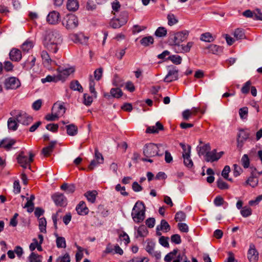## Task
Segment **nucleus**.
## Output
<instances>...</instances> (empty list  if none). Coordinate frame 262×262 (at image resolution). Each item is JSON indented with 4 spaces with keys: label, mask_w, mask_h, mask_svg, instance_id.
Segmentation results:
<instances>
[{
    "label": "nucleus",
    "mask_w": 262,
    "mask_h": 262,
    "mask_svg": "<svg viewBox=\"0 0 262 262\" xmlns=\"http://www.w3.org/2000/svg\"><path fill=\"white\" fill-rule=\"evenodd\" d=\"M61 42L62 38L59 32L52 31L46 35L43 41V46L50 52L56 53Z\"/></svg>",
    "instance_id": "f257e3e1"
},
{
    "label": "nucleus",
    "mask_w": 262,
    "mask_h": 262,
    "mask_svg": "<svg viewBox=\"0 0 262 262\" xmlns=\"http://www.w3.org/2000/svg\"><path fill=\"white\" fill-rule=\"evenodd\" d=\"M160 147H161V145H157L152 143L146 144L143 148V154L145 158H143L142 161L152 163V158L156 156H162L163 152H161Z\"/></svg>",
    "instance_id": "f03ea898"
},
{
    "label": "nucleus",
    "mask_w": 262,
    "mask_h": 262,
    "mask_svg": "<svg viewBox=\"0 0 262 262\" xmlns=\"http://www.w3.org/2000/svg\"><path fill=\"white\" fill-rule=\"evenodd\" d=\"M145 207L142 202H137L133 209L132 216L136 223H141L145 219Z\"/></svg>",
    "instance_id": "7ed1b4c3"
},
{
    "label": "nucleus",
    "mask_w": 262,
    "mask_h": 262,
    "mask_svg": "<svg viewBox=\"0 0 262 262\" xmlns=\"http://www.w3.org/2000/svg\"><path fill=\"white\" fill-rule=\"evenodd\" d=\"M34 154L32 151L27 154L24 151H20L18 152L16 159L18 163L21 167L24 168L29 167L30 168V165L34 160Z\"/></svg>",
    "instance_id": "20e7f679"
},
{
    "label": "nucleus",
    "mask_w": 262,
    "mask_h": 262,
    "mask_svg": "<svg viewBox=\"0 0 262 262\" xmlns=\"http://www.w3.org/2000/svg\"><path fill=\"white\" fill-rule=\"evenodd\" d=\"M10 115H15L16 117L17 121L25 125H28L33 120L32 117L21 111L13 110L10 112Z\"/></svg>",
    "instance_id": "39448f33"
},
{
    "label": "nucleus",
    "mask_w": 262,
    "mask_h": 262,
    "mask_svg": "<svg viewBox=\"0 0 262 262\" xmlns=\"http://www.w3.org/2000/svg\"><path fill=\"white\" fill-rule=\"evenodd\" d=\"M78 18L73 14H68L63 18L62 25L68 29L72 30L78 26Z\"/></svg>",
    "instance_id": "423d86ee"
},
{
    "label": "nucleus",
    "mask_w": 262,
    "mask_h": 262,
    "mask_svg": "<svg viewBox=\"0 0 262 262\" xmlns=\"http://www.w3.org/2000/svg\"><path fill=\"white\" fill-rule=\"evenodd\" d=\"M4 86L6 90H15L20 86V82L16 77H10L5 80Z\"/></svg>",
    "instance_id": "0eeeda50"
},
{
    "label": "nucleus",
    "mask_w": 262,
    "mask_h": 262,
    "mask_svg": "<svg viewBox=\"0 0 262 262\" xmlns=\"http://www.w3.org/2000/svg\"><path fill=\"white\" fill-rule=\"evenodd\" d=\"M57 77L59 81H64L71 74L75 72V68L71 67L68 68L62 69L61 67L57 68Z\"/></svg>",
    "instance_id": "6e6552de"
},
{
    "label": "nucleus",
    "mask_w": 262,
    "mask_h": 262,
    "mask_svg": "<svg viewBox=\"0 0 262 262\" xmlns=\"http://www.w3.org/2000/svg\"><path fill=\"white\" fill-rule=\"evenodd\" d=\"M189 35V31L187 30H183L174 33L173 42L174 45L181 43L186 40Z\"/></svg>",
    "instance_id": "1a4fd4ad"
},
{
    "label": "nucleus",
    "mask_w": 262,
    "mask_h": 262,
    "mask_svg": "<svg viewBox=\"0 0 262 262\" xmlns=\"http://www.w3.org/2000/svg\"><path fill=\"white\" fill-rule=\"evenodd\" d=\"M224 155L223 151L217 152L216 149L210 151L205 156V160L207 162H213L219 160Z\"/></svg>",
    "instance_id": "9d476101"
},
{
    "label": "nucleus",
    "mask_w": 262,
    "mask_h": 262,
    "mask_svg": "<svg viewBox=\"0 0 262 262\" xmlns=\"http://www.w3.org/2000/svg\"><path fill=\"white\" fill-rule=\"evenodd\" d=\"M53 113L58 117L62 116L66 112V108L64 106V103L60 101L55 102L52 108Z\"/></svg>",
    "instance_id": "9b49d317"
},
{
    "label": "nucleus",
    "mask_w": 262,
    "mask_h": 262,
    "mask_svg": "<svg viewBox=\"0 0 262 262\" xmlns=\"http://www.w3.org/2000/svg\"><path fill=\"white\" fill-rule=\"evenodd\" d=\"M127 21V17L126 14L123 13L120 18H112L110 23V26L114 28H119Z\"/></svg>",
    "instance_id": "f8f14e48"
},
{
    "label": "nucleus",
    "mask_w": 262,
    "mask_h": 262,
    "mask_svg": "<svg viewBox=\"0 0 262 262\" xmlns=\"http://www.w3.org/2000/svg\"><path fill=\"white\" fill-rule=\"evenodd\" d=\"M249 133L247 130L240 129L237 135V146L242 148L244 142L249 138Z\"/></svg>",
    "instance_id": "ddd939ff"
},
{
    "label": "nucleus",
    "mask_w": 262,
    "mask_h": 262,
    "mask_svg": "<svg viewBox=\"0 0 262 262\" xmlns=\"http://www.w3.org/2000/svg\"><path fill=\"white\" fill-rule=\"evenodd\" d=\"M259 253L254 244H251L247 253V257L250 262H257Z\"/></svg>",
    "instance_id": "4468645a"
},
{
    "label": "nucleus",
    "mask_w": 262,
    "mask_h": 262,
    "mask_svg": "<svg viewBox=\"0 0 262 262\" xmlns=\"http://www.w3.org/2000/svg\"><path fill=\"white\" fill-rule=\"evenodd\" d=\"M193 45V42L189 41L186 45L181 43L174 45V49L177 53H188L190 51Z\"/></svg>",
    "instance_id": "2eb2a0df"
},
{
    "label": "nucleus",
    "mask_w": 262,
    "mask_h": 262,
    "mask_svg": "<svg viewBox=\"0 0 262 262\" xmlns=\"http://www.w3.org/2000/svg\"><path fill=\"white\" fill-rule=\"evenodd\" d=\"M60 15L59 13L54 10L48 14L47 17V21L51 25H56L60 21Z\"/></svg>",
    "instance_id": "dca6fc26"
},
{
    "label": "nucleus",
    "mask_w": 262,
    "mask_h": 262,
    "mask_svg": "<svg viewBox=\"0 0 262 262\" xmlns=\"http://www.w3.org/2000/svg\"><path fill=\"white\" fill-rule=\"evenodd\" d=\"M52 197L56 205L65 206L67 205V199L63 194L57 192L54 194Z\"/></svg>",
    "instance_id": "f3484780"
},
{
    "label": "nucleus",
    "mask_w": 262,
    "mask_h": 262,
    "mask_svg": "<svg viewBox=\"0 0 262 262\" xmlns=\"http://www.w3.org/2000/svg\"><path fill=\"white\" fill-rule=\"evenodd\" d=\"M41 57L43 64L46 67H49L55 64V61L52 60L49 54L46 50H43L41 52Z\"/></svg>",
    "instance_id": "a211bd4d"
},
{
    "label": "nucleus",
    "mask_w": 262,
    "mask_h": 262,
    "mask_svg": "<svg viewBox=\"0 0 262 262\" xmlns=\"http://www.w3.org/2000/svg\"><path fill=\"white\" fill-rule=\"evenodd\" d=\"M200 107H192L190 110H186L182 113V117L184 120L187 121L191 116H195L199 112Z\"/></svg>",
    "instance_id": "6ab92c4d"
},
{
    "label": "nucleus",
    "mask_w": 262,
    "mask_h": 262,
    "mask_svg": "<svg viewBox=\"0 0 262 262\" xmlns=\"http://www.w3.org/2000/svg\"><path fill=\"white\" fill-rule=\"evenodd\" d=\"M77 213L80 215H85L89 213V209L84 201H80L76 207Z\"/></svg>",
    "instance_id": "aec40b11"
},
{
    "label": "nucleus",
    "mask_w": 262,
    "mask_h": 262,
    "mask_svg": "<svg viewBox=\"0 0 262 262\" xmlns=\"http://www.w3.org/2000/svg\"><path fill=\"white\" fill-rule=\"evenodd\" d=\"M71 38L74 42L80 43H85L88 39L82 33L71 34Z\"/></svg>",
    "instance_id": "412c9836"
},
{
    "label": "nucleus",
    "mask_w": 262,
    "mask_h": 262,
    "mask_svg": "<svg viewBox=\"0 0 262 262\" xmlns=\"http://www.w3.org/2000/svg\"><path fill=\"white\" fill-rule=\"evenodd\" d=\"M10 58L13 61H19L22 58L21 51L16 48L12 49L9 53Z\"/></svg>",
    "instance_id": "4be33fe9"
},
{
    "label": "nucleus",
    "mask_w": 262,
    "mask_h": 262,
    "mask_svg": "<svg viewBox=\"0 0 262 262\" xmlns=\"http://www.w3.org/2000/svg\"><path fill=\"white\" fill-rule=\"evenodd\" d=\"M12 117L8 120L7 124L9 129L15 131L18 127V122L17 121L16 117L15 115H11Z\"/></svg>",
    "instance_id": "5701e85b"
},
{
    "label": "nucleus",
    "mask_w": 262,
    "mask_h": 262,
    "mask_svg": "<svg viewBox=\"0 0 262 262\" xmlns=\"http://www.w3.org/2000/svg\"><path fill=\"white\" fill-rule=\"evenodd\" d=\"M15 143V140L6 138L1 141L0 147H3L6 150H9Z\"/></svg>",
    "instance_id": "b1692460"
},
{
    "label": "nucleus",
    "mask_w": 262,
    "mask_h": 262,
    "mask_svg": "<svg viewBox=\"0 0 262 262\" xmlns=\"http://www.w3.org/2000/svg\"><path fill=\"white\" fill-rule=\"evenodd\" d=\"M163 130V125L160 122H157L155 126L148 127L146 130V133L149 134H156L158 133L159 131Z\"/></svg>",
    "instance_id": "393cba45"
},
{
    "label": "nucleus",
    "mask_w": 262,
    "mask_h": 262,
    "mask_svg": "<svg viewBox=\"0 0 262 262\" xmlns=\"http://www.w3.org/2000/svg\"><path fill=\"white\" fill-rule=\"evenodd\" d=\"M56 143V141H52L49 143L47 146L43 148L42 153L45 157H48L51 155Z\"/></svg>",
    "instance_id": "a878e982"
},
{
    "label": "nucleus",
    "mask_w": 262,
    "mask_h": 262,
    "mask_svg": "<svg viewBox=\"0 0 262 262\" xmlns=\"http://www.w3.org/2000/svg\"><path fill=\"white\" fill-rule=\"evenodd\" d=\"M178 71L176 70H169L167 75L164 78V81L166 82H170L178 79Z\"/></svg>",
    "instance_id": "bb28decb"
},
{
    "label": "nucleus",
    "mask_w": 262,
    "mask_h": 262,
    "mask_svg": "<svg viewBox=\"0 0 262 262\" xmlns=\"http://www.w3.org/2000/svg\"><path fill=\"white\" fill-rule=\"evenodd\" d=\"M35 61L36 58L34 56H29L28 59L24 62L23 68L26 70H31L34 66Z\"/></svg>",
    "instance_id": "cd10ccee"
},
{
    "label": "nucleus",
    "mask_w": 262,
    "mask_h": 262,
    "mask_svg": "<svg viewBox=\"0 0 262 262\" xmlns=\"http://www.w3.org/2000/svg\"><path fill=\"white\" fill-rule=\"evenodd\" d=\"M98 192L96 190L88 191L84 193V196L86 198L88 201L92 203H94L96 201V198Z\"/></svg>",
    "instance_id": "c85d7f7f"
},
{
    "label": "nucleus",
    "mask_w": 262,
    "mask_h": 262,
    "mask_svg": "<svg viewBox=\"0 0 262 262\" xmlns=\"http://www.w3.org/2000/svg\"><path fill=\"white\" fill-rule=\"evenodd\" d=\"M67 7L69 11H75L79 8L78 2L77 0H68Z\"/></svg>",
    "instance_id": "c756f323"
},
{
    "label": "nucleus",
    "mask_w": 262,
    "mask_h": 262,
    "mask_svg": "<svg viewBox=\"0 0 262 262\" xmlns=\"http://www.w3.org/2000/svg\"><path fill=\"white\" fill-rule=\"evenodd\" d=\"M67 133L68 135L74 136L78 133V127L74 124H71L66 126Z\"/></svg>",
    "instance_id": "7c9ffc66"
},
{
    "label": "nucleus",
    "mask_w": 262,
    "mask_h": 262,
    "mask_svg": "<svg viewBox=\"0 0 262 262\" xmlns=\"http://www.w3.org/2000/svg\"><path fill=\"white\" fill-rule=\"evenodd\" d=\"M154 39L152 36H148L142 38L140 42L144 47H148L154 43Z\"/></svg>",
    "instance_id": "2f4dec72"
},
{
    "label": "nucleus",
    "mask_w": 262,
    "mask_h": 262,
    "mask_svg": "<svg viewBox=\"0 0 262 262\" xmlns=\"http://www.w3.org/2000/svg\"><path fill=\"white\" fill-rule=\"evenodd\" d=\"M178 252V249H173L172 251L166 255L164 259V261L165 262H171L174 258H177Z\"/></svg>",
    "instance_id": "473e14b6"
},
{
    "label": "nucleus",
    "mask_w": 262,
    "mask_h": 262,
    "mask_svg": "<svg viewBox=\"0 0 262 262\" xmlns=\"http://www.w3.org/2000/svg\"><path fill=\"white\" fill-rule=\"evenodd\" d=\"M61 190L65 191L67 193H72L75 190V187L73 184H68L67 183H63L61 186Z\"/></svg>",
    "instance_id": "72a5a7b5"
},
{
    "label": "nucleus",
    "mask_w": 262,
    "mask_h": 262,
    "mask_svg": "<svg viewBox=\"0 0 262 262\" xmlns=\"http://www.w3.org/2000/svg\"><path fill=\"white\" fill-rule=\"evenodd\" d=\"M199 148V155L206 156V154L209 152L211 149L210 145L209 143L205 144L202 146L198 147Z\"/></svg>",
    "instance_id": "f704fd0d"
},
{
    "label": "nucleus",
    "mask_w": 262,
    "mask_h": 262,
    "mask_svg": "<svg viewBox=\"0 0 262 262\" xmlns=\"http://www.w3.org/2000/svg\"><path fill=\"white\" fill-rule=\"evenodd\" d=\"M33 47V42L31 40H27L21 45V49L23 52H28L32 49Z\"/></svg>",
    "instance_id": "c9c22d12"
},
{
    "label": "nucleus",
    "mask_w": 262,
    "mask_h": 262,
    "mask_svg": "<svg viewBox=\"0 0 262 262\" xmlns=\"http://www.w3.org/2000/svg\"><path fill=\"white\" fill-rule=\"evenodd\" d=\"M168 25L170 26H173L178 23V19L172 13H169L167 16Z\"/></svg>",
    "instance_id": "e433bc0d"
},
{
    "label": "nucleus",
    "mask_w": 262,
    "mask_h": 262,
    "mask_svg": "<svg viewBox=\"0 0 262 262\" xmlns=\"http://www.w3.org/2000/svg\"><path fill=\"white\" fill-rule=\"evenodd\" d=\"M110 94L113 97L116 98H119L123 95V92L119 88H112Z\"/></svg>",
    "instance_id": "4c0bfd02"
},
{
    "label": "nucleus",
    "mask_w": 262,
    "mask_h": 262,
    "mask_svg": "<svg viewBox=\"0 0 262 262\" xmlns=\"http://www.w3.org/2000/svg\"><path fill=\"white\" fill-rule=\"evenodd\" d=\"M42 83H45L47 82H57L59 81L57 75H48L46 78L41 79Z\"/></svg>",
    "instance_id": "58836bf2"
},
{
    "label": "nucleus",
    "mask_w": 262,
    "mask_h": 262,
    "mask_svg": "<svg viewBox=\"0 0 262 262\" xmlns=\"http://www.w3.org/2000/svg\"><path fill=\"white\" fill-rule=\"evenodd\" d=\"M201 40L206 42H212L214 40V37L209 32H206L201 35Z\"/></svg>",
    "instance_id": "ea45409f"
},
{
    "label": "nucleus",
    "mask_w": 262,
    "mask_h": 262,
    "mask_svg": "<svg viewBox=\"0 0 262 262\" xmlns=\"http://www.w3.org/2000/svg\"><path fill=\"white\" fill-rule=\"evenodd\" d=\"M70 88L74 91H78L80 92H82L83 88L79 82L77 81H73L70 83Z\"/></svg>",
    "instance_id": "a19ab883"
},
{
    "label": "nucleus",
    "mask_w": 262,
    "mask_h": 262,
    "mask_svg": "<svg viewBox=\"0 0 262 262\" xmlns=\"http://www.w3.org/2000/svg\"><path fill=\"white\" fill-rule=\"evenodd\" d=\"M155 34L159 37H164L167 34V30L165 27H160L156 30Z\"/></svg>",
    "instance_id": "79ce46f5"
},
{
    "label": "nucleus",
    "mask_w": 262,
    "mask_h": 262,
    "mask_svg": "<svg viewBox=\"0 0 262 262\" xmlns=\"http://www.w3.org/2000/svg\"><path fill=\"white\" fill-rule=\"evenodd\" d=\"M234 36L237 40L245 38V34L244 30L239 28L236 29L234 32Z\"/></svg>",
    "instance_id": "37998d69"
},
{
    "label": "nucleus",
    "mask_w": 262,
    "mask_h": 262,
    "mask_svg": "<svg viewBox=\"0 0 262 262\" xmlns=\"http://www.w3.org/2000/svg\"><path fill=\"white\" fill-rule=\"evenodd\" d=\"M247 183L252 187H256L258 183L257 177L250 176L246 181Z\"/></svg>",
    "instance_id": "c03bdc74"
},
{
    "label": "nucleus",
    "mask_w": 262,
    "mask_h": 262,
    "mask_svg": "<svg viewBox=\"0 0 262 262\" xmlns=\"http://www.w3.org/2000/svg\"><path fill=\"white\" fill-rule=\"evenodd\" d=\"M56 243L57 247L59 248H65L66 247V239L63 237L57 236Z\"/></svg>",
    "instance_id": "a18cd8bd"
},
{
    "label": "nucleus",
    "mask_w": 262,
    "mask_h": 262,
    "mask_svg": "<svg viewBox=\"0 0 262 262\" xmlns=\"http://www.w3.org/2000/svg\"><path fill=\"white\" fill-rule=\"evenodd\" d=\"M47 221L45 217L39 219V228L40 232H46Z\"/></svg>",
    "instance_id": "49530a36"
},
{
    "label": "nucleus",
    "mask_w": 262,
    "mask_h": 262,
    "mask_svg": "<svg viewBox=\"0 0 262 262\" xmlns=\"http://www.w3.org/2000/svg\"><path fill=\"white\" fill-rule=\"evenodd\" d=\"M180 145L183 149V157L190 155L191 146L190 145H185L183 143H180Z\"/></svg>",
    "instance_id": "de8ad7c7"
},
{
    "label": "nucleus",
    "mask_w": 262,
    "mask_h": 262,
    "mask_svg": "<svg viewBox=\"0 0 262 262\" xmlns=\"http://www.w3.org/2000/svg\"><path fill=\"white\" fill-rule=\"evenodd\" d=\"M30 262H41V256L38 254L32 252L29 257Z\"/></svg>",
    "instance_id": "09e8293b"
},
{
    "label": "nucleus",
    "mask_w": 262,
    "mask_h": 262,
    "mask_svg": "<svg viewBox=\"0 0 262 262\" xmlns=\"http://www.w3.org/2000/svg\"><path fill=\"white\" fill-rule=\"evenodd\" d=\"M241 213L243 217H248L252 214V209L248 206H244L242 208Z\"/></svg>",
    "instance_id": "8fccbe9b"
},
{
    "label": "nucleus",
    "mask_w": 262,
    "mask_h": 262,
    "mask_svg": "<svg viewBox=\"0 0 262 262\" xmlns=\"http://www.w3.org/2000/svg\"><path fill=\"white\" fill-rule=\"evenodd\" d=\"M216 183L217 187L221 190L228 189L229 188V185L221 179H218Z\"/></svg>",
    "instance_id": "3c124183"
},
{
    "label": "nucleus",
    "mask_w": 262,
    "mask_h": 262,
    "mask_svg": "<svg viewBox=\"0 0 262 262\" xmlns=\"http://www.w3.org/2000/svg\"><path fill=\"white\" fill-rule=\"evenodd\" d=\"M230 166L226 165L224 167V168L222 171V176L225 179L228 180L229 181L232 182L233 181L232 179L228 178V174H229V173L230 172Z\"/></svg>",
    "instance_id": "603ef678"
},
{
    "label": "nucleus",
    "mask_w": 262,
    "mask_h": 262,
    "mask_svg": "<svg viewBox=\"0 0 262 262\" xmlns=\"http://www.w3.org/2000/svg\"><path fill=\"white\" fill-rule=\"evenodd\" d=\"M241 163L244 168H248L250 166V159L247 155L245 154L241 159Z\"/></svg>",
    "instance_id": "864d4df0"
},
{
    "label": "nucleus",
    "mask_w": 262,
    "mask_h": 262,
    "mask_svg": "<svg viewBox=\"0 0 262 262\" xmlns=\"http://www.w3.org/2000/svg\"><path fill=\"white\" fill-rule=\"evenodd\" d=\"M168 59L176 64H180L182 60L181 57L178 55H173L169 56Z\"/></svg>",
    "instance_id": "5fc2aeb1"
},
{
    "label": "nucleus",
    "mask_w": 262,
    "mask_h": 262,
    "mask_svg": "<svg viewBox=\"0 0 262 262\" xmlns=\"http://www.w3.org/2000/svg\"><path fill=\"white\" fill-rule=\"evenodd\" d=\"M160 230L165 232H168L170 229V227L167 221L162 220L161 222L160 225L159 226Z\"/></svg>",
    "instance_id": "6e6d98bb"
},
{
    "label": "nucleus",
    "mask_w": 262,
    "mask_h": 262,
    "mask_svg": "<svg viewBox=\"0 0 262 262\" xmlns=\"http://www.w3.org/2000/svg\"><path fill=\"white\" fill-rule=\"evenodd\" d=\"M183 158L184 165L188 168H191L193 165V163L190 158V155L183 156Z\"/></svg>",
    "instance_id": "4d7b16f0"
},
{
    "label": "nucleus",
    "mask_w": 262,
    "mask_h": 262,
    "mask_svg": "<svg viewBox=\"0 0 262 262\" xmlns=\"http://www.w3.org/2000/svg\"><path fill=\"white\" fill-rule=\"evenodd\" d=\"M112 7L113 9L112 13L115 15V12H117L119 11L121 5L118 0H114L112 3Z\"/></svg>",
    "instance_id": "13d9d810"
},
{
    "label": "nucleus",
    "mask_w": 262,
    "mask_h": 262,
    "mask_svg": "<svg viewBox=\"0 0 262 262\" xmlns=\"http://www.w3.org/2000/svg\"><path fill=\"white\" fill-rule=\"evenodd\" d=\"M186 214L185 213L181 211H180L176 213L175 215L174 220L176 222H182L185 220Z\"/></svg>",
    "instance_id": "bf43d9fd"
},
{
    "label": "nucleus",
    "mask_w": 262,
    "mask_h": 262,
    "mask_svg": "<svg viewBox=\"0 0 262 262\" xmlns=\"http://www.w3.org/2000/svg\"><path fill=\"white\" fill-rule=\"evenodd\" d=\"M95 159L98 163H102L104 161L103 157L102 154L99 152L97 148L95 149Z\"/></svg>",
    "instance_id": "052dcab7"
},
{
    "label": "nucleus",
    "mask_w": 262,
    "mask_h": 262,
    "mask_svg": "<svg viewBox=\"0 0 262 262\" xmlns=\"http://www.w3.org/2000/svg\"><path fill=\"white\" fill-rule=\"evenodd\" d=\"M95 83L94 81L92 79V77H91L89 83L90 91L91 94H92L93 96L96 98L97 97V92L95 91Z\"/></svg>",
    "instance_id": "680f3d73"
},
{
    "label": "nucleus",
    "mask_w": 262,
    "mask_h": 262,
    "mask_svg": "<svg viewBox=\"0 0 262 262\" xmlns=\"http://www.w3.org/2000/svg\"><path fill=\"white\" fill-rule=\"evenodd\" d=\"M251 87V82L250 81H247L243 85L241 89L242 93L247 94L249 92L250 89Z\"/></svg>",
    "instance_id": "e2e57ef3"
},
{
    "label": "nucleus",
    "mask_w": 262,
    "mask_h": 262,
    "mask_svg": "<svg viewBox=\"0 0 262 262\" xmlns=\"http://www.w3.org/2000/svg\"><path fill=\"white\" fill-rule=\"evenodd\" d=\"M119 238L120 241L124 242L125 245H127L130 242L129 236L126 233L124 232L120 234Z\"/></svg>",
    "instance_id": "0e129e2a"
},
{
    "label": "nucleus",
    "mask_w": 262,
    "mask_h": 262,
    "mask_svg": "<svg viewBox=\"0 0 262 262\" xmlns=\"http://www.w3.org/2000/svg\"><path fill=\"white\" fill-rule=\"evenodd\" d=\"M147 232V230L144 226L142 225L138 228V234L139 236L142 237L145 236Z\"/></svg>",
    "instance_id": "69168bd1"
},
{
    "label": "nucleus",
    "mask_w": 262,
    "mask_h": 262,
    "mask_svg": "<svg viewBox=\"0 0 262 262\" xmlns=\"http://www.w3.org/2000/svg\"><path fill=\"white\" fill-rule=\"evenodd\" d=\"M234 169H233V174L234 176L237 177L239 176L242 172L243 169L242 168L237 164L233 165Z\"/></svg>",
    "instance_id": "338daca9"
},
{
    "label": "nucleus",
    "mask_w": 262,
    "mask_h": 262,
    "mask_svg": "<svg viewBox=\"0 0 262 262\" xmlns=\"http://www.w3.org/2000/svg\"><path fill=\"white\" fill-rule=\"evenodd\" d=\"M178 228L182 232L187 233L189 231L188 226L185 223H178Z\"/></svg>",
    "instance_id": "774afa93"
}]
</instances>
